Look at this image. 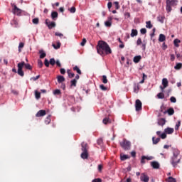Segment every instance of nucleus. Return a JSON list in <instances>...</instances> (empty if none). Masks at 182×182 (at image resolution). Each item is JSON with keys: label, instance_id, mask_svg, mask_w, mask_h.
<instances>
[{"label": "nucleus", "instance_id": "43", "mask_svg": "<svg viewBox=\"0 0 182 182\" xmlns=\"http://www.w3.org/2000/svg\"><path fill=\"white\" fill-rule=\"evenodd\" d=\"M33 23H34V25H38L39 23V18H33Z\"/></svg>", "mask_w": 182, "mask_h": 182}, {"label": "nucleus", "instance_id": "11", "mask_svg": "<svg viewBox=\"0 0 182 182\" xmlns=\"http://www.w3.org/2000/svg\"><path fill=\"white\" fill-rule=\"evenodd\" d=\"M164 133H165L166 136H167V134H173V133H174V129L167 127L166 129H164Z\"/></svg>", "mask_w": 182, "mask_h": 182}, {"label": "nucleus", "instance_id": "57", "mask_svg": "<svg viewBox=\"0 0 182 182\" xmlns=\"http://www.w3.org/2000/svg\"><path fill=\"white\" fill-rule=\"evenodd\" d=\"M176 2H177V0H171L170 1V0L168 1V4L171 6V5H174V4H176Z\"/></svg>", "mask_w": 182, "mask_h": 182}, {"label": "nucleus", "instance_id": "61", "mask_svg": "<svg viewBox=\"0 0 182 182\" xmlns=\"http://www.w3.org/2000/svg\"><path fill=\"white\" fill-rule=\"evenodd\" d=\"M103 168V165L100 164L98 165V171L102 172V169Z\"/></svg>", "mask_w": 182, "mask_h": 182}, {"label": "nucleus", "instance_id": "36", "mask_svg": "<svg viewBox=\"0 0 182 182\" xmlns=\"http://www.w3.org/2000/svg\"><path fill=\"white\" fill-rule=\"evenodd\" d=\"M24 66H25V68H26V69H28V70H32V66H31V64H28V63L26 64V63H24Z\"/></svg>", "mask_w": 182, "mask_h": 182}, {"label": "nucleus", "instance_id": "27", "mask_svg": "<svg viewBox=\"0 0 182 182\" xmlns=\"http://www.w3.org/2000/svg\"><path fill=\"white\" fill-rule=\"evenodd\" d=\"M181 68H182V63H178L176 65V66L174 67V69H176V70H180V69H181Z\"/></svg>", "mask_w": 182, "mask_h": 182}, {"label": "nucleus", "instance_id": "6", "mask_svg": "<svg viewBox=\"0 0 182 182\" xmlns=\"http://www.w3.org/2000/svg\"><path fill=\"white\" fill-rule=\"evenodd\" d=\"M11 6L13 7L12 12L14 15H17L18 16H19V15H21V14H22V10L21 9L18 8V6H16V5H15V4L11 3Z\"/></svg>", "mask_w": 182, "mask_h": 182}, {"label": "nucleus", "instance_id": "22", "mask_svg": "<svg viewBox=\"0 0 182 182\" xmlns=\"http://www.w3.org/2000/svg\"><path fill=\"white\" fill-rule=\"evenodd\" d=\"M53 94L54 96H60L62 92H60V90L57 89L53 92Z\"/></svg>", "mask_w": 182, "mask_h": 182}, {"label": "nucleus", "instance_id": "53", "mask_svg": "<svg viewBox=\"0 0 182 182\" xmlns=\"http://www.w3.org/2000/svg\"><path fill=\"white\" fill-rule=\"evenodd\" d=\"M55 36H59L60 38H63V34L62 33L56 32L55 33Z\"/></svg>", "mask_w": 182, "mask_h": 182}, {"label": "nucleus", "instance_id": "29", "mask_svg": "<svg viewBox=\"0 0 182 182\" xmlns=\"http://www.w3.org/2000/svg\"><path fill=\"white\" fill-rule=\"evenodd\" d=\"M35 97L38 100V99H41V92H38V90L35 91Z\"/></svg>", "mask_w": 182, "mask_h": 182}, {"label": "nucleus", "instance_id": "15", "mask_svg": "<svg viewBox=\"0 0 182 182\" xmlns=\"http://www.w3.org/2000/svg\"><path fill=\"white\" fill-rule=\"evenodd\" d=\"M45 114H46V111L41 109L37 112L36 117H41L42 116H45Z\"/></svg>", "mask_w": 182, "mask_h": 182}, {"label": "nucleus", "instance_id": "37", "mask_svg": "<svg viewBox=\"0 0 182 182\" xmlns=\"http://www.w3.org/2000/svg\"><path fill=\"white\" fill-rule=\"evenodd\" d=\"M120 159H121L122 161H124V160H127V159H129V156L122 155L120 156Z\"/></svg>", "mask_w": 182, "mask_h": 182}, {"label": "nucleus", "instance_id": "19", "mask_svg": "<svg viewBox=\"0 0 182 182\" xmlns=\"http://www.w3.org/2000/svg\"><path fill=\"white\" fill-rule=\"evenodd\" d=\"M39 53H40V59H43V58L46 57V53H45L43 50H40Z\"/></svg>", "mask_w": 182, "mask_h": 182}, {"label": "nucleus", "instance_id": "34", "mask_svg": "<svg viewBox=\"0 0 182 182\" xmlns=\"http://www.w3.org/2000/svg\"><path fill=\"white\" fill-rule=\"evenodd\" d=\"M52 46L53 48H54V49H59L60 48V42H58L57 46L55 44H53Z\"/></svg>", "mask_w": 182, "mask_h": 182}, {"label": "nucleus", "instance_id": "32", "mask_svg": "<svg viewBox=\"0 0 182 182\" xmlns=\"http://www.w3.org/2000/svg\"><path fill=\"white\" fill-rule=\"evenodd\" d=\"M167 112H168V114L170 116H172V114H174V109H173V108H169V109L167 110Z\"/></svg>", "mask_w": 182, "mask_h": 182}, {"label": "nucleus", "instance_id": "47", "mask_svg": "<svg viewBox=\"0 0 182 182\" xmlns=\"http://www.w3.org/2000/svg\"><path fill=\"white\" fill-rule=\"evenodd\" d=\"M49 63H50V61L46 58L44 60V65H45V66H46V68H49Z\"/></svg>", "mask_w": 182, "mask_h": 182}, {"label": "nucleus", "instance_id": "48", "mask_svg": "<svg viewBox=\"0 0 182 182\" xmlns=\"http://www.w3.org/2000/svg\"><path fill=\"white\" fill-rule=\"evenodd\" d=\"M102 82L105 84L107 83V77L106 75L102 76Z\"/></svg>", "mask_w": 182, "mask_h": 182}, {"label": "nucleus", "instance_id": "35", "mask_svg": "<svg viewBox=\"0 0 182 182\" xmlns=\"http://www.w3.org/2000/svg\"><path fill=\"white\" fill-rule=\"evenodd\" d=\"M23 46H25V43H20L18 45V52H22V48H23Z\"/></svg>", "mask_w": 182, "mask_h": 182}, {"label": "nucleus", "instance_id": "1", "mask_svg": "<svg viewBox=\"0 0 182 182\" xmlns=\"http://www.w3.org/2000/svg\"><path fill=\"white\" fill-rule=\"evenodd\" d=\"M97 53L99 55H105L112 53V49L106 42L100 41L97 47Z\"/></svg>", "mask_w": 182, "mask_h": 182}, {"label": "nucleus", "instance_id": "14", "mask_svg": "<svg viewBox=\"0 0 182 182\" xmlns=\"http://www.w3.org/2000/svg\"><path fill=\"white\" fill-rule=\"evenodd\" d=\"M151 166L153 167V168H160V164H159L157 161H152L151 163Z\"/></svg>", "mask_w": 182, "mask_h": 182}, {"label": "nucleus", "instance_id": "52", "mask_svg": "<svg viewBox=\"0 0 182 182\" xmlns=\"http://www.w3.org/2000/svg\"><path fill=\"white\" fill-rule=\"evenodd\" d=\"M140 32H141V33L142 35H145V33H147V30H146V28H141V29L140 30Z\"/></svg>", "mask_w": 182, "mask_h": 182}, {"label": "nucleus", "instance_id": "4", "mask_svg": "<svg viewBox=\"0 0 182 182\" xmlns=\"http://www.w3.org/2000/svg\"><path fill=\"white\" fill-rule=\"evenodd\" d=\"M120 146L124 150H130L132 143L127 139H123V141L120 142Z\"/></svg>", "mask_w": 182, "mask_h": 182}, {"label": "nucleus", "instance_id": "20", "mask_svg": "<svg viewBox=\"0 0 182 182\" xmlns=\"http://www.w3.org/2000/svg\"><path fill=\"white\" fill-rule=\"evenodd\" d=\"M51 18L53 21H56V19L58 18V12L53 11L51 13Z\"/></svg>", "mask_w": 182, "mask_h": 182}, {"label": "nucleus", "instance_id": "50", "mask_svg": "<svg viewBox=\"0 0 182 182\" xmlns=\"http://www.w3.org/2000/svg\"><path fill=\"white\" fill-rule=\"evenodd\" d=\"M181 124V122L178 121V123L175 126V130H177L180 127Z\"/></svg>", "mask_w": 182, "mask_h": 182}, {"label": "nucleus", "instance_id": "64", "mask_svg": "<svg viewBox=\"0 0 182 182\" xmlns=\"http://www.w3.org/2000/svg\"><path fill=\"white\" fill-rule=\"evenodd\" d=\"M92 182H102V179L101 178H95L94 180H92Z\"/></svg>", "mask_w": 182, "mask_h": 182}, {"label": "nucleus", "instance_id": "2", "mask_svg": "<svg viewBox=\"0 0 182 182\" xmlns=\"http://www.w3.org/2000/svg\"><path fill=\"white\" fill-rule=\"evenodd\" d=\"M181 161V156H180V151L177 149H174L173 151V156L171 158L170 163L172 166L176 168L178 164H180Z\"/></svg>", "mask_w": 182, "mask_h": 182}, {"label": "nucleus", "instance_id": "7", "mask_svg": "<svg viewBox=\"0 0 182 182\" xmlns=\"http://www.w3.org/2000/svg\"><path fill=\"white\" fill-rule=\"evenodd\" d=\"M168 87V80H167V78H164L162 80V86H160V89L161 90V92H164V90L166 89V87Z\"/></svg>", "mask_w": 182, "mask_h": 182}, {"label": "nucleus", "instance_id": "23", "mask_svg": "<svg viewBox=\"0 0 182 182\" xmlns=\"http://www.w3.org/2000/svg\"><path fill=\"white\" fill-rule=\"evenodd\" d=\"M152 142H153V144H157L158 143L160 142V138H156L153 136L152 137Z\"/></svg>", "mask_w": 182, "mask_h": 182}, {"label": "nucleus", "instance_id": "8", "mask_svg": "<svg viewBox=\"0 0 182 182\" xmlns=\"http://www.w3.org/2000/svg\"><path fill=\"white\" fill-rule=\"evenodd\" d=\"M135 107H136V111L139 112L141 110V101L140 100H136L135 102Z\"/></svg>", "mask_w": 182, "mask_h": 182}, {"label": "nucleus", "instance_id": "62", "mask_svg": "<svg viewBox=\"0 0 182 182\" xmlns=\"http://www.w3.org/2000/svg\"><path fill=\"white\" fill-rule=\"evenodd\" d=\"M136 45L139 46V45H141V38H138L136 41Z\"/></svg>", "mask_w": 182, "mask_h": 182}, {"label": "nucleus", "instance_id": "28", "mask_svg": "<svg viewBox=\"0 0 182 182\" xmlns=\"http://www.w3.org/2000/svg\"><path fill=\"white\" fill-rule=\"evenodd\" d=\"M132 38H134V36H137V30L132 29L131 33Z\"/></svg>", "mask_w": 182, "mask_h": 182}, {"label": "nucleus", "instance_id": "24", "mask_svg": "<svg viewBox=\"0 0 182 182\" xmlns=\"http://www.w3.org/2000/svg\"><path fill=\"white\" fill-rule=\"evenodd\" d=\"M159 41V42H164V41H166V36H164V34H160Z\"/></svg>", "mask_w": 182, "mask_h": 182}, {"label": "nucleus", "instance_id": "58", "mask_svg": "<svg viewBox=\"0 0 182 182\" xmlns=\"http://www.w3.org/2000/svg\"><path fill=\"white\" fill-rule=\"evenodd\" d=\"M55 63H56L57 66H58V68H61L62 65L60 64V61L59 60H57L55 61Z\"/></svg>", "mask_w": 182, "mask_h": 182}, {"label": "nucleus", "instance_id": "31", "mask_svg": "<svg viewBox=\"0 0 182 182\" xmlns=\"http://www.w3.org/2000/svg\"><path fill=\"white\" fill-rule=\"evenodd\" d=\"M167 182H177V180L171 176H169L166 180Z\"/></svg>", "mask_w": 182, "mask_h": 182}, {"label": "nucleus", "instance_id": "38", "mask_svg": "<svg viewBox=\"0 0 182 182\" xmlns=\"http://www.w3.org/2000/svg\"><path fill=\"white\" fill-rule=\"evenodd\" d=\"M158 99H164V94L163 92H159L157 95Z\"/></svg>", "mask_w": 182, "mask_h": 182}, {"label": "nucleus", "instance_id": "45", "mask_svg": "<svg viewBox=\"0 0 182 182\" xmlns=\"http://www.w3.org/2000/svg\"><path fill=\"white\" fill-rule=\"evenodd\" d=\"M38 68H42V66H43V63L42 62V60H38Z\"/></svg>", "mask_w": 182, "mask_h": 182}, {"label": "nucleus", "instance_id": "51", "mask_svg": "<svg viewBox=\"0 0 182 182\" xmlns=\"http://www.w3.org/2000/svg\"><path fill=\"white\" fill-rule=\"evenodd\" d=\"M170 100L171 103H176L177 102V100L176 99L175 97H171Z\"/></svg>", "mask_w": 182, "mask_h": 182}, {"label": "nucleus", "instance_id": "30", "mask_svg": "<svg viewBox=\"0 0 182 182\" xmlns=\"http://www.w3.org/2000/svg\"><path fill=\"white\" fill-rule=\"evenodd\" d=\"M73 69V70L77 71V73H78V75H82V71L80 70V69H79V67L75 66Z\"/></svg>", "mask_w": 182, "mask_h": 182}, {"label": "nucleus", "instance_id": "40", "mask_svg": "<svg viewBox=\"0 0 182 182\" xmlns=\"http://www.w3.org/2000/svg\"><path fill=\"white\" fill-rule=\"evenodd\" d=\"M102 122L104 123V124H107V123H110V119L109 118H105L102 120Z\"/></svg>", "mask_w": 182, "mask_h": 182}, {"label": "nucleus", "instance_id": "42", "mask_svg": "<svg viewBox=\"0 0 182 182\" xmlns=\"http://www.w3.org/2000/svg\"><path fill=\"white\" fill-rule=\"evenodd\" d=\"M56 63V61L55 60V58H50V65L53 66Z\"/></svg>", "mask_w": 182, "mask_h": 182}, {"label": "nucleus", "instance_id": "49", "mask_svg": "<svg viewBox=\"0 0 182 182\" xmlns=\"http://www.w3.org/2000/svg\"><path fill=\"white\" fill-rule=\"evenodd\" d=\"M100 88L101 89V90H103L104 92H106V90H107V87H106L103 85H100Z\"/></svg>", "mask_w": 182, "mask_h": 182}, {"label": "nucleus", "instance_id": "9", "mask_svg": "<svg viewBox=\"0 0 182 182\" xmlns=\"http://www.w3.org/2000/svg\"><path fill=\"white\" fill-rule=\"evenodd\" d=\"M46 24L48 26L49 29H52V28H55V26H56V23L55 22H50L48 19L46 20Z\"/></svg>", "mask_w": 182, "mask_h": 182}, {"label": "nucleus", "instance_id": "10", "mask_svg": "<svg viewBox=\"0 0 182 182\" xmlns=\"http://www.w3.org/2000/svg\"><path fill=\"white\" fill-rule=\"evenodd\" d=\"M112 21H113V17L109 16L107 18V21L105 22V25L107 28H110V26H112Z\"/></svg>", "mask_w": 182, "mask_h": 182}, {"label": "nucleus", "instance_id": "12", "mask_svg": "<svg viewBox=\"0 0 182 182\" xmlns=\"http://www.w3.org/2000/svg\"><path fill=\"white\" fill-rule=\"evenodd\" d=\"M149 176L146 173L141 174V181L149 182Z\"/></svg>", "mask_w": 182, "mask_h": 182}, {"label": "nucleus", "instance_id": "54", "mask_svg": "<svg viewBox=\"0 0 182 182\" xmlns=\"http://www.w3.org/2000/svg\"><path fill=\"white\" fill-rule=\"evenodd\" d=\"M158 21L159 22H161V23H163V22H164V18H163V16H159Z\"/></svg>", "mask_w": 182, "mask_h": 182}, {"label": "nucleus", "instance_id": "33", "mask_svg": "<svg viewBox=\"0 0 182 182\" xmlns=\"http://www.w3.org/2000/svg\"><path fill=\"white\" fill-rule=\"evenodd\" d=\"M67 73H68V76H69V77H70V79H72V77H75V73H71V72H70V70H67Z\"/></svg>", "mask_w": 182, "mask_h": 182}, {"label": "nucleus", "instance_id": "41", "mask_svg": "<svg viewBox=\"0 0 182 182\" xmlns=\"http://www.w3.org/2000/svg\"><path fill=\"white\" fill-rule=\"evenodd\" d=\"M45 123L46 124H49L50 123V117H47L46 119H45Z\"/></svg>", "mask_w": 182, "mask_h": 182}, {"label": "nucleus", "instance_id": "59", "mask_svg": "<svg viewBox=\"0 0 182 182\" xmlns=\"http://www.w3.org/2000/svg\"><path fill=\"white\" fill-rule=\"evenodd\" d=\"M116 9H119L120 8V6H119V2L118 1H115L114 3Z\"/></svg>", "mask_w": 182, "mask_h": 182}, {"label": "nucleus", "instance_id": "55", "mask_svg": "<svg viewBox=\"0 0 182 182\" xmlns=\"http://www.w3.org/2000/svg\"><path fill=\"white\" fill-rule=\"evenodd\" d=\"M86 38H83L82 42L80 43L81 46H85V45H86Z\"/></svg>", "mask_w": 182, "mask_h": 182}, {"label": "nucleus", "instance_id": "56", "mask_svg": "<svg viewBox=\"0 0 182 182\" xmlns=\"http://www.w3.org/2000/svg\"><path fill=\"white\" fill-rule=\"evenodd\" d=\"M139 86H137V85H135L134 87V92H135V93H138L139 92Z\"/></svg>", "mask_w": 182, "mask_h": 182}, {"label": "nucleus", "instance_id": "3", "mask_svg": "<svg viewBox=\"0 0 182 182\" xmlns=\"http://www.w3.org/2000/svg\"><path fill=\"white\" fill-rule=\"evenodd\" d=\"M81 146H82V153L81 154V158L85 160L87 159V157L89 156V154L87 153V144L82 142L81 144Z\"/></svg>", "mask_w": 182, "mask_h": 182}, {"label": "nucleus", "instance_id": "44", "mask_svg": "<svg viewBox=\"0 0 182 182\" xmlns=\"http://www.w3.org/2000/svg\"><path fill=\"white\" fill-rule=\"evenodd\" d=\"M71 83V86H76V83H77V81L76 80V79H73V80H71L70 82Z\"/></svg>", "mask_w": 182, "mask_h": 182}, {"label": "nucleus", "instance_id": "25", "mask_svg": "<svg viewBox=\"0 0 182 182\" xmlns=\"http://www.w3.org/2000/svg\"><path fill=\"white\" fill-rule=\"evenodd\" d=\"M146 28H148V29H151V28H153V24L151 23V21H149L146 22Z\"/></svg>", "mask_w": 182, "mask_h": 182}, {"label": "nucleus", "instance_id": "63", "mask_svg": "<svg viewBox=\"0 0 182 182\" xmlns=\"http://www.w3.org/2000/svg\"><path fill=\"white\" fill-rule=\"evenodd\" d=\"M175 59H176V56H174V54H171V62H174Z\"/></svg>", "mask_w": 182, "mask_h": 182}, {"label": "nucleus", "instance_id": "21", "mask_svg": "<svg viewBox=\"0 0 182 182\" xmlns=\"http://www.w3.org/2000/svg\"><path fill=\"white\" fill-rule=\"evenodd\" d=\"M170 0L166 1V11L167 12H171V5L168 3Z\"/></svg>", "mask_w": 182, "mask_h": 182}, {"label": "nucleus", "instance_id": "5", "mask_svg": "<svg viewBox=\"0 0 182 182\" xmlns=\"http://www.w3.org/2000/svg\"><path fill=\"white\" fill-rule=\"evenodd\" d=\"M23 66H25V62H21L18 63L17 67H18V71L17 73L18 75H19V76L23 77V75H25L23 73V70H22V69H23Z\"/></svg>", "mask_w": 182, "mask_h": 182}, {"label": "nucleus", "instance_id": "18", "mask_svg": "<svg viewBox=\"0 0 182 182\" xmlns=\"http://www.w3.org/2000/svg\"><path fill=\"white\" fill-rule=\"evenodd\" d=\"M141 60V55H136L134 57V63H139Z\"/></svg>", "mask_w": 182, "mask_h": 182}, {"label": "nucleus", "instance_id": "39", "mask_svg": "<svg viewBox=\"0 0 182 182\" xmlns=\"http://www.w3.org/2000/svg\"><path fill=\"white\" fill-rule=\"evenodd\" d=\"M11 25H14L15 28L18 27V23L16 20H13L11 21Z\"/></svg>", "mask_w": 182, "mask_h": 182}, {"label": "nucleus", "instance_id": "16", "mask_svg": "<svg viewBox=\"0 0 182 182\" xmlns=\"http://www.w3.org/2000/svg\"><path fill=\"white\" fill-rule=\"evenodd\" d=\"M158 124L159 126H164V124H166V119L160 118L158 119Z\"/></svg>", "mask_w": 182, "mask_h": 182}, {"label": "nucleus", "instance_id": "46", "mask_svg": "<svg viewBox=\"0 0 182 182\" xmlns=\"http://www.w3.org/2000/svg\"><path fill=\"white\" fill-rule=\"evenodd\" d=\"M69 11L71 14H75V12H76V8H75L74 6L71 7L70 9H69Z\"/></svg>", "mask_w": 182, "mask_h": 182}, {"label": "nucleus", "instance_id": "13", "mask_svg": "<svg viewBox=\"0 0 182 182\" xmlns=\"http://www.w3.org/2000/svg\"><path fill=\"white\" fill-rule=\"evenodd\" d=\"M156 134L157 136H159L161 139H162L163 140H164V139L167 138V135H166V133L163 132L161 134V131H157L156 132Z\"/></svg>", "mask_w": 182, "mask_h": 182}, {"label": "nucleus", "instance_id": "26", "mask_svg": "<svg viewBox=\"0 0 182 182\" xmlns=\"http://www.w3.org/2000/svg\"><path fill=\"white\" fill-rule=\"evenodd\" d=\"M181 42V41H180L179 39H175L174 41H173V45H174V46H176V48H178V46H180L179 45H178V43H180Z\"/></svg>", "mask_w": 182, "mask_h": 182}, {"label": "nucleus", "instance_id": "17", "mask_svg": "<svg viewBox=\"0 0 182 182\" xmlns=\"http://www.w3.org/2000/svg\"><path fill=\"white\" fill-rule=\"evenodd\" d=\"M57 80L58 83H63V82H65V77L62 75H58L57 77Z\"/></svg>", "mask_w": 182, "mask_h": 182}, {"label": "nucleus", "instance_id": "60", "mask_svg": "<svg viewBox=\"0 0 182 182\" xmlns=\"http://www.w3.org/2000/svg\"><path fill=\"white\" fill-rule=\"evenodd\" d=\"M144 160H146V156H142L141 159V163L144 164Z\"/></svg>", "mask_w": 182, "mask_h": 182}]
</instances>
